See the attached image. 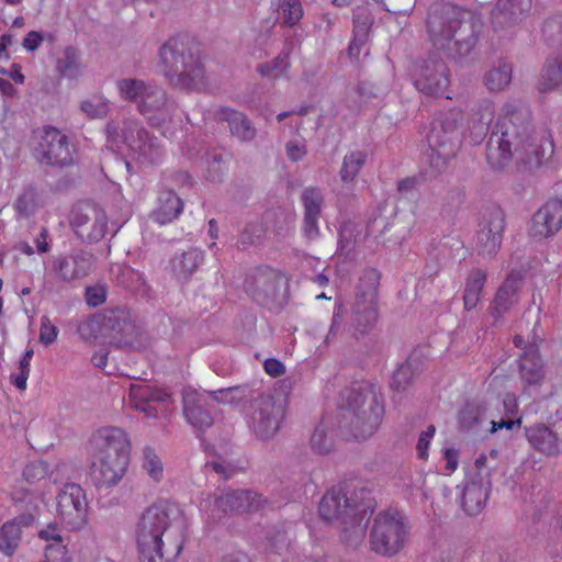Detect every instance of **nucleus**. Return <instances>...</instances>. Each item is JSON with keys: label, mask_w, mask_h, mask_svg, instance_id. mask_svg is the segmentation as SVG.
I'll return each mask as SVG.
<instances>
[{"label": "nucleus", "mask_w": 562, "mask_h": 562, "mask_svg": "<svg viewBox=\"0 0 562 562\" xmlns=\"http://www.w3.org/2000/svg\"><path fill=\"white\" fill-rule=\"evenodd\" d=\"M515 157L528 171L539 168L544 158L535 135L531 111L521 102L504 105L486 144V161L495 171L506 168Z\"/></svg>", "instance_id": "nucleus-1"}, {"label": "nucleus", "mask_w": 562, "mask_h": 562, "mask_svg": "<svg viewBox=\"0 0 562 562\" xmlns=\"http://www.w3.org/2000/svg\"><path fill=\"white\" fill-rule=\"evenodd\" d=\"M139 562H175L186 540V521L177 506L154 504L135 526Z\"/></svg>", "instance_id": "nucleus-2"}, {"label": "nucleus", "mask_w": 562, "mask_h": 562, "mask_svg": "<svg viewBox=\"0 0 562 562\" xmlns=\"http://www.w3.org/2000/svg\"><path fill=\"white\" fill-rule=\"evenodd\" d=\"M426 24L432 45L453 59L471 54L483 27L475 13L443 0L429 7Z\"/></svg>", "instance_id": "nucleus-3"}, {"label": "nucleus", "mask_w": 562, "mask_h": 562, "mask_svg": "<svg viewBox=\"0 0 562 562\" xmlns=\"http://www.w3.org/2000/svg\"><path fill=\"white\" fill-rule=\"evenodd\" d=\"M160 67L169 83L195 89L204 81L199 43L188 36L171 37L159 50Z\"/></svg>", "instance_id": "nucleus-4"}, {"label": "nucleus", "mask_w": 562, "mask_h": 562, "mask_svg": "<svg viewBox=\"0 0 562 562\" xmlns=\"http://www.w3.org/2000/svg\"><path fill=\"white\" fill-rule=\"evenodd\" d=\"M461 120V112L451 110L440 114L431 122L427 134L430 151L428 155L429 169L427 170L429 178L441 175L448 162L457 155L462 143Z\"/></svg>", "instance_id": "nucleus-5"}, {"label": "nucleus", "mask_w": 562, "mask_h": 562, "mask_svg": "<svg viewBox=\"0 0 562 562\" xmlns=\"http://www.w3.org/2000/svg\"><path fill=\"white\" fill-rule=\"evenodd\" d=\"M411 525L408 518L396 508L376 514L369 530L370 550L385 558L395 557L408 541Z\"/></svg>", "instance_id": "nucleus-6"}, {"label": "nucleus", "mask_w": 562, "mask_h": 562, "mask_svg": "<svg viewBox=\"0 0 562 562\" xmlns=\"http://www.w3.org/2000/svg\"><path fill=\"white\" fill-rule=\"evenodd\" d=\"M384 404L378 386L369 381H353V440H367L379 428Z\"/></svg>", "instance_id": "nucleus-7"}, {"label": "nucleus", "mask_w": 562, "mask_h": 562, "mask_svg": "<svg viewBox=\"0 0 562 562\" xmlns=\"http://www.w3.org/2000/svg\"><path fill=\"white\" fill-rule=\"evenodd\" d=\"M56 515L69 531L83 529L89 521V505L83 488L75 483L64 485L55 498Z\"/></svg>", "instance_id": "nucleus-8"}, {"label": "nucleus", "mask_w": 562, "mask_h": 562, "mask_svg": "<svg viewBox=\"0 0 562 562\" xmlns=\"http://www.w3.org/2000/svg\"><path fill=\"white\" fill-rule=\"evenodd\" d=\"M412 78L418 91L426 95H443L450 86V70L442 58L436 54L417 60L412 70Z\"/></svg>", "instance_id": "nucleus-9"}, {"label": "nucleus", "mask_w": 562, "mask_h": 562, "mask_svg": "<svg viewBox=\"0 0 562 562\" xmlns=\"http://www.w3.org/2000/svg\"><path fill=\"white\" fill-rule=\"evenodd\" d=\"M476 250L482 257L493 258L502 247L506 228V215L498 205L488 207L479 224Z\"/></svg>", "instance_id": "nucleus-10"}, {"label": "nucleus", "mask_w": 562, "mask_h": 562, "mask_svg": "<svg viewBox=\"0 0 562 562\" xmlns=\"http://www.w3.org/2000/svg\"><path fill=\"white\" fill-rule=\"evenodd\" d=\"M350 402L339 407L335 417L323 419L311 437V447L318 454L329 453L334 449V438L348 439L350 434Z\"/></svg>", "instance_id": "nucleus-11"}, {"label": "nucleus", "mask_w": 562, "mask_h": 562, "mask_svg": "<svg viewBox=\"0 0 562 562\" xmlns=\"http://www.w3.org/2000/svg\"><path fill=\"white\" fill-rule=\"evenodd\" d=\"M89 450L92 456L131 458V439L120 427H101L90 437Z\"/></svg>", "instance_id": "nucleus-12"}, {"label": "nucleus", "mask_w": 562, "mask_h": 562, "mask_svg": "<svg viewBox=\"0 0 562 562\" xmlns=\"http://www.w3.org/2000/svg\"><path fill=\"white\" fill-rule=\"evenodd\" d=\"M36 159L52 166H64L71 162V151L68 137L53 126H46L38 147L35 150Z\"/></svg>", "instance_id": "nucleus-13"}, {"label": "nucleus", "mask_w": 562, "mask_h": 562, "mask_svg": "<svg viewBox=\"0 0 562 562\" xmlns=\"http://www.w3.org/2000/svg\"><path fill=\"white\" fill-rule=\"evenodd\" d=\"M106 134L109 143L116 149H121L123 144L131 150L147 156L156 147L155 139L150 138L148 132L139 127L135 121L126 122L121 135L115 123L111 122L106 125Z\"/></svg>", "instance_id": "nucleus-14"}, {"label": "nucleus", "mask_w": 562, "mask_h": 562, "mask_svg": "<svg viewBox=\"0 0 562 562\" xmlns=\"http://www.w3.org/2000/svg\"><path fill=\"white\" fill-rule=\"evenodd\" d=\"M265 503L260 495L251 491H234L214 497L210 516L213 519H221L232 513H251L262 508Z\"/></svg>", "instance_id": "nucleus-15"}, {"label": "nucleus", "mask_w": 562, "mask_h": 562, "mask_svg": "<svg viewBox=\"0 0 562 562\" xmlns=\"http://www.w3.org/2000/svg\"><path fill=\"white\" fill-rule=\"evenodd\" d=\"M522 286L524 274L517 270L510 271L498 286L490 306V313L495 323L519 302Z\"/></svg>", "instance_id": "nucleus-16"}, {"label": "nucleus", "mask_w": 562, "mask_h": 562, "mask_svg": "<svg viewBox=\"0 0 562 562\" xmlns=\"http://www.w3.org/2000/svg\"><path fill=\"white\" fill-rule=\"evenodd\" d=\"M562 228V199L548 200L531 217L529 235L548 238Z\"/></svg>", "instance_id": "nucleus-17"}, {"label": "nucleus", "mask_w": 562, "mask_h": 562, "mask_svg": "<svg viewBox=\"0 0 562 562\" xmlns=\"http://www.w3.org/2000/svg\"><path fill=\"white\" fill-rule=\"evenodd\" d=\"M71 225L81 237L98 241L106 234L108 216L104 210L95 205H87L82 211L72 214Z\"/></svg>", "instance_id": "nucleus-18"}, {"label": "nucleus", "mask_w": 562, "mask_h": 562, "mask_svg": "<svg viewBox=\"0 0 562 562\" xmlns=\"http://www.w3.org/2000/svg\"><path fill=\"white\" fill-rule=\"evenodd\" d=\"M91 476L98 487L116 485L125 475L131 458L92 456Z\"/></svg>", "instance_id": "nucleus-19"}, {"label": "nucleus", "mask_w": 562, "mask_h": 562, "mask_svg": "<svg viewBox=\"0 0 562 562\" xmlns=\"http://www.w3.org/2000/svg\"><path fill=\"white\" fill-rule=\"evenodd\" d=\"M91 476L98 487L116 485L125 475L131 458L92 456Z\"/></svg>", "instance_id": "nucleus-20"}, {"label": "nucleus", "mask_w": 562, "mask_h": 562, "mask_svg": "<svg viewBox=\"0 0 562 562\" xmlns=\"http://www.w3.org/2000/svg\"><path fill=\"white\" fill-rule=\"evenodd\" d=\"M130 404L136 411L145 414L148 418L158 415L157 405L168 407L172 404L171 394L162 389H156L147 384H132L130 387Z\"/></svg>", "instance_id": "nucleus-21"}, {"label": "nucleus", "mask_w": 562, "mask_h": 562, "mask_svg": "<svg viewBox=\"0 0 562 562\" xmlns=\"http://www.w3.org/2000/svg\"><path fill=\"white\" fill-rule=\"evenodd\" d=\"M116 86L120 97L136 103L140 113H150V98H155V102H164V90L160 87L147 85L143 80L126 78L119 80Z\"/></svg>", "instance_id": "nucleus-22"}, {"label": "nucleus", "mask_w": 562, "mask_h": 562, "mask_svg": "<svg viewBox=\"0 0 562 562\" xmlns=\"http://www.w3.org/2000/svg\"><path fill=\"white\" fill-rule=\"evenodd\" d=\"M282 411L272 397L260 398L254 405L251 427L257 437L268 439L279 429Z\"/></svg>", "instance_id": "nucleus-23"}, {"label": "nucleus", "mask_w": 562, "mask_h": 562, "mask_svg": "<svg viewBox=\"0 0 562 562\" xmlns=\"http://www.w3.org/2000/svg\"><path fill=\"white\" fill-rule=\"evenodd\" d=\"M319 515L328 521H345L349 516L350 499L346 488L338 486L329 490L319 503Z\"/></svg>", "instance_id": "nucleus-24"}, {"label": "nucleus", "mask_w": 562, "mask_h": 562, "mask_svg": "<svg viewBox=\"0 0 562 562\" xmlns=\"http://www.w3.org/2000/svg\"><path fill=\"white\" fill-rule=\"evenodd\" d=\"M531 8V0H498L491 20L495 30L510 27L521 21Z\"/></svg>", "instance_id": "nucleus-25"}, {"label": "nucleus", "mask_w": 562, "mask_h": 562, "mask_svg": "<svg viewBox=\"0 0 562 562\" xmlns=\"http://www.w3.org/2000/svg\"><path fill=\"white\" fill-rule=\"evenodd\" d=\"M205 406L206 400L195 391H187L183 394V415L196 430H204L213 424V418Z\"/></svg>", "instance_id": "nucleus-26"}, {"label": "nucleus", "mask_w": 562, "mask_h": 562, "mask_svg": "<svg viewBox=\"0 0 562 562\" xmlns=\"http://www.w3.org/2000/svg\"><path fill=\"white\" fill-rule=\"evenodd\" d=\"M182 199L171 189H162L158 193L156 207L150 214L154 222L169 224L183 212Z\"/></svg>", "instance_id": "nucleus-27"}, {"label": "nucleus", "mask_w": 562, "mask_h": 562, "mask_svg": "<svg viewBox=\"0 0 562 562\" xmlns=\"http://www.w3.org/2000/svg\"><path fill=\"white\" fill-rule=\"evenodd\" d=\"M91 269V260L85 254L58 257L53 261V271L61 281H72L86 277Z\"/></svg>", "instance_id": "nucleus-28"}, {"label": "nucleus", "mask_w": 562, "mask_h": 562, "mask_svg": "<svg viewBox=\"0 0 562 562\" xmlns=\"http://www.w3.org/2000/svg\"><path fill=\"white\" fill-rule=\"evenodd\" d=\"M425 360L420 351L414 350L393 373L391 387L395 391H405L414 380L424 371Z\"/></svg>", "instance_id": "nucleus-29"}, {"label": "nucleus", "mask_w": 562, "mask_h": 562, "mask_svg": "<svg viewBox=\"0 0 562 562\" xmlns=\"http://www.w3.org/2000/svg\"><path fill=\"white\" fill-rule=\"evenodd\" d=\"M519 375L526 385H538L544 378L543 363L536 345L525 347L519 358Z\"/></svg>", "instance_id": "nucleus-30"}, {"label": "nucleus", "mask_w": 562, "mask_h": 562, "mask_svg": "<svg viewBox=\"0 0 562 562\" xmlns=\"http://www.w3.org/2000/svg\"><path fill=\"white\" fill-rule=\"evenodd\" d=\"M491 482L472 480L467 483L461 498V506L469 516L480 514L485 507L488 498Z\"/></svg>", "instance_id": "nucleus-31"}, {"label": "nucleus", "mask_w": 562, "mask_h": 562, "mask_svg": "<svg viewBox=\"0 0 562 562\" xmlns=\"http://www.w3.org/2000/svg\"><path fill=\"white\" fill-rule=\"evenodd\" d=\"M150 113H140L146 117L148 123L160 130L162 135L166 137L172 136L169 128V124L172 122V117L177 110L175 103L170 101L167 93L164 91V102H155V98L149 99Z\"/></svg>", "instance_id": "nucleus-32"}, {"label": "nucleus", "mask_w": 562, "mask_h": 562, "mask_svg": "<svg viewBox=\"0 0 562 562\" xmlns=\"http://www.w3.org/2000/svg\"><path fill=\"white\" fill-rule=\"evenodd\" d=\"M32 516H19L0 527V552L11 557L20 544L22 528L32 522Z\"/></svg>", "instance_id": "nucleus-33"}, {"label": "nucleus", "mask_w": 562, "mask_h": 562, "mask_svg": "<svg viewBox=\"0 0 562 562\" xmlns=\"http://www.w3.org/2000/svg\"><path fill=\"white\" fill-rule=\"evenodd\" d=\"M526 437L531 447L543 454L554 456L560 451L558 435L544 424L526 427Z\"/></svg>", "instance_id": "nucleus-34"}, {"label": "nucleus", "mask_w": 562, "mask_h": 562, "mask_svg": "<svg viewBox=\"0 0 562 562\" xmlns=\"http://www.w3.org/2000/svg\"><path fill=\"white\" fill-rule=\"evenodd\" d=\"M304 205V232L312 238L318 234V218L321 216V206L323 196L317 188H307L302 194Z\"/></svg>", "instance_id": "nucleus-35"}, {"label": "nucleus", "mask_w": 562, "mask_h": 562, "mask_svg": "<svg viewBox=\"0 0 562 562\" xmlns=\"http://www.w3.org/2000/svg\"><path fill=\"white\" fill-rule=\"evenodd\" d=\"M215 117L227 122L232 135L243 142L251 140L256 136V128L244 113L231 108H221L215 112Z\"/></svg>", "instance_id": "nucleus-36"}, {"label": "nucleus", "mask_w": 562, "mask_h": 562, "mask_svg": "<svg viewBox=\"0 0 562 562\" xmlns=\"http://www.w3.org/2000/svg\"><path fill=\"white\" fill-rule=\"evenodd\" d=\"M379 319L378 302L353 300V331L370 334Z\"/></svg>", "instance_id": "nucleus-37"}, {"label": "nucleus", "mask_w": 562, "mask_h": 562, "mask_svg": "<svg viewBox=\"0 0 562 562\" xmlns=\"http://www.w3.org/2000/svg\"><path fill=\"white\" fill-rule=\"evenodd\" d=\"M375 508L376 501L372 495V490L366 484L353 486V526H360L364 520V527H367Z\"/></svg>", "instance_id": "nucleus-38"}, {"label": "nucleus", "mask_w": 562, "mask_h": 562, "mask_svg": "<svg viewBox=\"0 0 562 562\" xmlns=\"http://www.w3.org/2000/svg\"><path fill=\"white\" fill-rule=\"evenodd\" d=\"M380 272L374 268H366L358 277L353 300L378 302Z\"/></svg>", "instance_id": "nucleus-39"}, {"label": "nucleus", "mask_w": 562, "mask_h": 562, "mask_svg": "<svg viewBox=\"0 0 562 562\" xmlns=\"http://www.w3.org/2000/svg\"><path fill=\"white\" fill-rule=\"evenodd\" d=\"M56 71L61 78L77 79L82 71L80 53L74 46H67L56 60Z\"/></svg>", "instance_id": "nucleus-40"}, {"label": "nucleus", "mask_w": 562, "mask_h": 562, "mask_svg": "<svg viewBox=\"0 0 562 562\" xmlns=\"http://www.w3.org/2000/svg\"><path fill=\"white\" fill-rule=\"evenodd\" d=\"M486 279V272L482 269L475 268L469 272L463 291V303L467 311H471L477 305Z\"/></svg>", "instance_id": "nucleus-41"}, {"label": "nucleus", "mask_w": 562, "mask_h": 562, "mask_svg": "<svg viewBox=\"0 0 562 562\" xmlns=\"http://www.w3.org/2000/svg\"><path fill=\"white\" fill-rule=\"evenodd\" d=\"M373 20V15L368 8L359 7L353 11V47L358 48V53L370 38Z\"/></svg>", "instance_id": "nucleus-42"}, {"label": "nucleus", "mask_w": 562, "mask_h": 562, "mask_svg": "<svg viewBox=\"0 0 562 562\" xmlns=\"http://www.w3.org/2000/svg\"><path fill=\"white\" fill-rule=\"evenodd\" d=\"M512 66L507 63H499L498 66L490 69L484 76L485 87L492 91H502L512 80Z\"/></svg>", "instance_id": "nucleus-43"}, {"label": "nucleus", "mask_w": 562, "mask_h": 562, "mask_svg": "<svg viewBox=\"0 0 562 562\" xmlns=\"http://www.w3.org/2000/svg\"><path fill=\"white\" fill-rule=\"evenodd\" d=\"M541 34L549 47L562 50V15L548 18L543 22Z\"/></svg>", "instance_id": "nucleus-44"}, {"label": "nucleus", "mask_w": 562, "mask_h": 562, "mask_svg": "<svg viewBox=\"0 0 562 562\" xmlns=\"http://www.w3.org/2000/svg\"><path fill=\"white\" fill-rule=\"evenodd\" d=\"M542 79L546 89H553L562 85V50L555 57L548 59L542 69Z\"/></svg>", "instance_id": "nucleus-45"}, {"label": "nucleus", "mask_w": 562, "mask_h": 562, "mask_svg": "<svg viewBox=\"0 0 562 562\" xmlns=\"http://www.w3.org/2000/svg\"><path fill=\"white\" fill-rule=\"evenodd\" d=\"M495 109L490 100H482L477 104V111L473 114V130L479 135H485L494 120Z\"/></svg>", "instance_id": "nucleus-46"}, {"label": "nucleus", "mask_w": 562, "mask_h": 562, "mask_svg": "<svg viewBox=\"0 0 562 562\" xmlns=\"http://www.w3.org/2000/svg\"><path fill=\"white\" fill-rule=\"evenodd\" d=\"M484 412L485 408L480 403L467 402L458 415L460 427L462 429H471L481 422Z\"/></svg>", "instance_id": "nucleus-47"}, {"label": "nucleus", "mask_w": 562, "mask_h": 562, "mask_svg": "<svg viewBox=\"0 0 562 562\" xmlns=\"http://www.w3.org/2000/svg\"><path fill=\"white\" fill-rule=\"evenodd\" d=\"M289 55L281 53L272 63L261 64L258 66V72L263 77L278 78L286 74L289 69Z\"/></svg>", "instance_id": "nucleus-48"}, {"label": "nucleus", "mask_w": 562, "mask_h": 562, "mask_svg": "<svg viewBox=\"0 0 562 562\" xmlns=\"http://www.w3.org/2000/svg\"><path fill=\"white\" fill-rule=\"evenodd\" d=\"M143 454V469L154 481H159L164 473V467L160 458L150 447H146Z\"/></svg>", "instance_id": "nucleus-49"}, {"label": "nucleus", "mask_w": 562, "mask_h": 562, "mask_svg": "<svg viewBox=\"0 0 562 562\" xmlns=\"http://www.w3.org/2000/svg\"><path fill=\"white\" fill-rule=\"evenodd\" d=\"M49 467L47 462L43 460H36L27 463L25 468L23 469V479L29 484H34L36 482L42 481L45 479L48 474Z\"/></svg>", "instance_id": "nucleus-50"}, {"label": "nucleus", "mask_w": 562, "mask_h": 562, "mask_svg": "<svg viewBox=\"0 0 562 562\" xmlns=\"http://www.w3.org/2000/svg\"><path fill=\"white\" fill-rule=\"evenodd\" d=\"M80 109L90 119H101L106 116L109 104L103 98L94 97L92 100L82 101Z\"/></svg>", "instance_id": "nucleus-51"}, {"label": "nucleus", "mask_w": 562, "mask_h": 562, "mask_svg": "<svg viewBox=\"0 0 562 562\" xmlns=\"http://www.w3.org/2000/svg\"><path fill=\"white\" fill-rule=\"evenodd\" d=\"M390 225L391 223L387 217L382 216L381 214L375 215L373 218L369 220L366 228V235L372 236L376 243H384L382 236L389 229Z\"/></svg>", "instance_id": "nucleus-52"}, {"label": "nucleus", "mask_w": 562, "mask_h": 562, "mask_svg": "<svg viewBox=\"0 0 562 562\" xmlns=\"http://www.w3.org/2000/svg\"><path fill=\"white\" fill-rule=\"evenodd\" d=\"M281 10L284 18V23L293 26L303 16V8L300 0H283Z\"/></svg>", "instance_id": "nucleus-53"}, {"label": "nucleus", "mask_w": 562, "mask_h": 562, "mask_svg": "<svg viewBox=\"0 0 562 562\" xmlns=\"http://www.w3.org/2000/svg\"><path fill=\"white\" fill-rule=\"evenodd\" d=\"M262 225L259 223L248 224L240 234L238 245L246 249L247 246L254 245L261 239L263 236Z\"/></svg>", "instance_id": "nucleus-54"}, {"label": "nucleus", "mask_w": 562, "mask_h": 562, "mask_svg": "<svg viewBox=\"0 0 562 562\" xmlns=\"http://www.w3.org/2000/svg\"><path fill=\"white\" fill-rule=\"evenodd\" d=\"M102 325L99 319L90 318L79 324L78 333L86 341L97 340L101 336Z\"/></svg>", "instance_id": "nucleus-55"}, {"label": "nucleus", "mask_w": 562, "mask_h": 562, "mask_svg": "<svg viewBox=\"0 0 562 562\" xmlns=\"http://www.w3.org/2000/svg\"><path fill=\"white\" fill-rule=\"evenodd\" d=\"M46 562H70L68 551L63 542L50 543L45 548Z\"/></svg>", "instance_id": "nucleus-56"}, {"label": "nucleus", "mask_w": 562, "mask_h": 562, "mask_svg": "<svg viewBox=\"0 0 562 562\" xmlns=\"http://www.w3.org/2000/svg\"><path fill=\"white\" fill-rule=\"evenodd\" d=\"M435 434L436 427L434 425H429L427 429L419 435L416 445L417 457L419 459L426 460L428 458V448Z\"/></svg>", "instance_id": "nucleus-57"}, {"label": "nucleus", "mask_w": 562, "mask_h": 562, "mask_svg": "<svg viewBox=\"0 0 562 562\" xmlns=\"http://www.w3.org/2000/svg\"><path fill=\"white\" fill-rule=\"evenodd\" d=\"M57 335V327L50 323L47 316H43L41 319L40 341L43 345L48 346L56 340Z\"/></svg>", "instance_id": "nucleus-58"}, {"label": "nucleus", "mask_w": 562, "mask_h": 562, "mask_svg": "<svg viewBox=\"0 0 562 562\" xmlns=\"http://www.w3.org/2000/svg\"><path fill=\"white\" fill-rule=\"evenodd\" d=\"M85 299L89 306H100L106 300V290L102 285L88 286L86 289Z\"/></svg>", "instance_id": "nucleus-59"}, {"label": "nucleus", "mask_w": 562, "mask_h": 562, "mask_svg": "<svg viewBox=\"0 0 562 562\" xmlns=\"http://www.w3.org/2000/svg\"><path fill=\"white\" fill-rule=\"evenodd\" d=\"M521 424V418L518 417L516 419H513L512 417L501 418L498 422L492 420L491 422V432L494 434L497 430L506 429V430H513L514 428H519Z\"/></svg>", "instance_id": "nucleus-60"}, {"label": "nucleus", "mask_w": 562, "mask_h": 562, "mask_svg": "<svg viewBox=\"0 0 562 562\" xmlns=\"http://www.w3.org/2000/svg\"><path fill=\"white\" fill-rule=\"evenodd\" d=\"M263 369L272 378H279L285 372L283 363L276 358H268L263 362Z\"/></svg>", "instance_id": "nucleus-61"}, {"label": "nucleus", "mask_w": 562, "mask_h": 562, "mask_svg": "<svg viewBox=\"0 0 562 562\" xmlns=\"http://www.w3.org/2000/svg\"><path fill=\"white\" fill-rule=\"evenodd\" d=\"M503 412L506 416L513 417L518 413V402L514 393H506L503 397Z\"/></svg>", "instance_id": "nucleus-62"}, {"label": "nucleus", "mask_w": 562, "mask_h": 562, "mask_svg": "<svg viewBox=\"0 0 562 562\" xmlns=\"http://www.w3.org/2000/svg\"><path fill=\"white\" fill-rule=\"evenodd\" d=\"M38 536L45 541H53L52 543L63 542L59 529L55 524H49L45 529H42Z\"/></svg>", "instance_id": "nucleus-63"}, {"label": "nucleus", "mask_w": 562, "mask_h": 562, "mask_svg": "<svg viewBox=\"0 0 562 562\" xmlns=\"http://www.w3.org/2000/svg\"><path fill=\"white\" fill-rule=\"evenodd\" d=\"M306 154L305 146L297 142H289L286 145V155L292 161L301 160Z\"/></svg>", "instance_id": "nucleus-64"}]
</instances>
